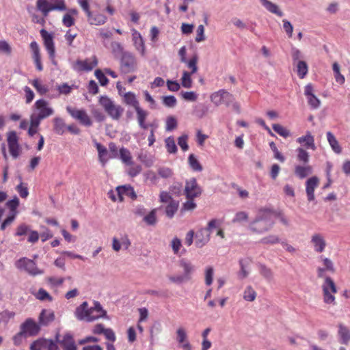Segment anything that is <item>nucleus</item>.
I'll list each match as a JSON object with an SVG mask.
<instances>
[{
  "instance_id": "nucleus-26",
  "label": "nucleus",
  "mask_w": 350,
  "mask_h": 350,
  "mask_svg": "<svg viewBox=\"0 0 350 350\" xmlns=\"http://www.w3.org/2000/svg\"><path fill=\"white\" fill-rule=\"evenodd\" d=\"M87 19L90 25L99 26L104 25L107 18L103 14L98 12H92L91 11L86 14Z\"/></svg>"
},
{
  "instance_id": "nucleus-41",
  "label": "nucleus",
  "mask_w": 350,
  "mask_h": 350,
  "mask_svg": "<svg viewBox=\"0 0 350 350\" xmlns=\"http://www.w3.org/2000/svg\"><path fill=\"white\" fill-rule=\"evenodd\" d=\"M332 69L336 81L340 85L344 84L345 78L344 75L340 73V65L337 62H334L332 64Z\"/></svg>"
},
{
  "instance_id": "nucleus-31",
  "label": "nucleus",
  "mask_w": 350,
  "mask_h": 350,
  "mask_svg": "<svg viewBox=\"0 0 350 350\" xmlns=\"http://www.w3.org/2000/svg\"><path fill=\"white\" fill-rule=\"evenodd\" d=\"M176 340L182 345V347L186 350L190 349L191 346L187 340L186 330L183 327H180L176 330Z\"/></svg>"
},
{
  "instance_id": "nucleus-53",
  "label": "nucleus",
  "mask_w": 350,
  "mask_h": 350,
  "mask_svg": "<svg viewBox=\"0 0 350 350\" xmlns=\"http://www.w3.org/2000/svg\"><path fill=\"white\" fill-rule=\"evenodd\" d=\"M48 284L51 288H57L60 286L64 282V278H57V277H49L46 279Z\"/></svg>"
},
{
  "instance_id": "nucleus-42",
  "label": "nucleus",
  "mask_w": 350,
  "mask_h": 350,
  "mask_svg": "<svg viewBox=\"0 0 350 350\" xmlns=\"http://www.w3.org/2000/svg\"><path fill=\"white\" fill-rule=\"evenodd\" d=\"M188 163L193 171H202V166L193 154H190L188 157Z\"/></svg>"
},
{
  "instance_id": "nucleus-64",
  "label": "nucleus",
  "mask_w": 350,
  "mask_h": 350,
  "mask_svg": "<svg viewBox=\"0 0 350 350\" xmlns=\"http://www.w3.org/2000/svg\"><path fill=\"white\" fill-rule=\"evenodd\" d=\"M171 247L175 254H178L180 248L182 247V243L180 239L174 237L171 241Z\"/></svg>"
},
{
  "instance_id": "nucleus-9",
  "label": "nucleus",
  "mask_w": 350,
  "mask_h": 350,
  "mask_svg": "<svg viewBox=\"0 0 350 350\" xmlns=\"http://www.w3.org/2000/svg\"><path fill=\"white\" fill-rule=\"evenodd\" d=\"M120 70L123 73H129L137 69V62L135 55L126 52L120 58Z\"/></svg>"
},
{
  "instance_id": "nucleus-15",
  "label": "nucleus",
  "mask_w": 350,
  "mask_h": 350,
  "mask_svg": "<svg viewBox=\"0 0 350 350\" xmlns=\"http://www.w3.org/2000/svg\"><path fill=\"white\" fill-rule=\"evenodd\" d=\"M57 344L52 340L39 338L31 343L30 350H57Z\"/></svg>"
},
{
  "instance_id": "nucleus-25",
  "label": "nucleus",
  "mask_w": 350,
  "mask_h": 350,
  "mask_svg": "<svg viewBox=\"0 0 350 350\" xmlns=\"http://www.w3.org/2000/svg\"><path fill=\"white\" fill-rule=\"evenodd\" d=\"M262 6L269 12L276 15L277 16L282 17L284 16V12L280 9V6L269 0H258Z\"/></svg>"
},
{
  "instance_id": "nucleus-38",
  "label": "nucleus",
  "mask_w": 350,
  "mask_h": 350,
  "mask_svg": "<svg viewBox=\"0 0 350 350\" xmlns=\"http://www.w3.org/2000/svg\"><path fill=\"white\" fill-rule=\"evenodd\" d=\"M118 157L122 162L126 165H131L133 164V159L131 152L125 148H122L120 149Z\"/></svg>"
},
{
  "instance_id": "nucleus-30",
  "label": "nucleus",
  "mask_w": 350,
  "mask_h": 350,
  "mask_svg": "<svg viewBox=\"0 0 350 350\" xmlns=\"http://www.w3.org/2000/svg\"><path fill=\"white\" fill-rule=\"evenodd\" d=\"M30 48L32 51V57L33 59L34 63L36 64V68L39 71H42L43 68L41 63V57L40 55V49L38 44L36 42L33 41L30 44Z\"/></svg>"
},
{
  "instance_id": "nucleus-22",
  "label": "nucleus",
  "mask_w": 350,
  "mask_h": 350,
  "mask_svg": "<svg viewBox=\"0 0 350 350\" xmlns=\"http://www.w3.org/2000/svg\"><path fill=\"white\" fill-rule=\"evenodd\" d=\"M56 338L64 350H77V345L70 332L65 333L62 339H59V335L57 334Z\"/></svg>"
},
{
  "instance_id": "nucleus-32",
  "label": "nucleus",
  "mask_w": 350,
  "mask_h": 350,
  "mask_svg": "<svg viewBox=\"0 0 350 350\" xmlns=\"http://www.w3.org/2000/svg\"><path fill=\"white\" fill-rule=\"evenodd\" d=\"M123 102L129 106L133 107L135 110L140 107L139 103L135 93L132 92H125L122 95Z\"/></svg>"
},
{
  "instance_id": "nucleus-45",
  "label": "nucleus",
  "mask_w": 350,
  "mask_h": 350,
  "mask_svg": "<svg viewBox=\"0 0 350 350\" xmlns=\"http://www.w3.org/2000/svg\"><path fill=\"white\" fill-rule=\"evenodd\" d=\"M243 297L247 301H254L256 297V292L251 286H247L243 291Z\"/></svg>"
},
{
  "instance_id": "nucleus-49",
  "label": "nucleus",
  "mask_w": 350,
  "mask_h": 350,
  "mask_svg": "<svg viewBox=\"0 0 350 350\" xmlns=\"http://www.w3.org/2000/svg\"><path fill=\"white\" fill-rule=\"evenodd\" d=\"M297 153V160L304 163H308L309 161V153L303 148H298L296 150Z\"/></svg>"
},
{
  "instance_id": "nucleus-16",
  "label": "nucleus",
  "mask_w": 350,
  "mask_h": 350,
  "mask_svg": "<svg viewBox=\"0 0 350 350\" xmlns=\"http://www.w3.org/2000/svg\"><path fill=\"white\" fill-rule=\"evenodd\" d=\"M41 36L44 40L45 48L49 55V57L55 64V51L53 36L44 29L40 31Z\"/></svg>"
},
{
  "instance_id": "nucleus-21",
  "label": "nucleus",
  "mask_w": 350,
  "mask_h": 350,
  "mask_svg": "<svg viewBox=\"0 0 350 350\" xmlns=\"http://www.w3.org/2000/svg\"><path fill=\"white\" fill-rule=\"evenodd\" d=\"M338 342L342 345H348L350 342V327L340 323L337 325Z\"/></svg>"
},
{
  "instance_id": "nucleus-55",
  "label": "nucleus",
  "mask_w": 350,
  "mask_h": 350,
  "mask_svg": "<svg viewBox=\"0 0 350 350\" xmlns=\"http://www.w3.org/2000/svg\"><path fill=\"white\" fill-rule=\"evenodd\" d=\"M165 142L167 152L171 154L176 153L177 151V147L174 138L172 137H169L165 139Z\"/></svg>"
},
{
  "instance_id": "nucleus-7",
  "label": "nucleus",
  "mask_w": 350,
  "mask_h": 350,
  "mask_svg": "<svg viewBox=\"0 0 350 350\" xmlns=\"http://www.w3.org/2000/svg\"><path fill=\"white\" fill-rule=\"evenodd\" d=\"M16 267L23 271L27 273L31 276L42 275L44 270L38 267L36 262L26 257L21 258L16 261Z\"/></svg>"
},
{
  "instance_id": "nucleus-23",
  "label": "nucleus",
  "mask_w": 350,
  "mask_h": 350,
  "mask_svg": "<svg viewBox=\"0 0 350 350\" xmlns=\"http://www.w3.org/2000/svg\"><path fill=\"white\" fill-rule=\"evenodd\" d=\"M116 193L118 196L119 201H122L124 196H126L133 200L137 198V195L133 187L129 185L118 186L116 187Z\"/></svg>"
},
{
  "instance_id": "nucleus-40",
  "label": "nucleus",
  "mask_w": 350,
  "mask_h": 350,
  "mask_svg": "<svg viewBox=\"0 0 350 350\" xmlns=\"http://www.w3.org/2000/svg\"><path fill=\"white\" fill-rule=\"evenodd\" d=\"M54 131L58 135H63L65 132L66 124L64 120L61 118L56 117L53 119Z\"/></svg>"
},
{
  "instance_id": "nucleus-19",
  "label": "nucleus",
  "mask_w": 350,
  "mask_h": 350,
  "mask_svg": "<svg viewBox=\"0 0 350 350\" xmlns=\"http://www.w3.org/2000/svg\"><path fill=\"white\" fill-rule=\"evenodd\" d=\"M310 243L314 252L318 253L324 252L327 245L324 236L320 233L313 234L311 237Z\"/></svg>"
},
{
  "instance_id": "nucleus-4",
  "label": "nucleus",
  "mask_w": 350,
  "mask_h": 350,
  "mask_svg": "<svg viewBox=\"0 0 350 350\" xmlns=\"http://www.w3.org/2000/svg\"><path fill=\"white\" fill-rule=\"evenodd\" d=\"M36 8L44 16L51 11L63 12L67 10L64 0H37Z\"/></svg>"
},
{
  "instance_id": "nucleus-39",
  "label": "nucleus",
  "mask_w": 350,
  "mask_h": 350,
  "mask_svg": "<svg viewBox=\"0 0 350 350\" xmlns=\"http://www.w3.org/2000/svg\"><path fill=\"white\" fill-rule=\"evenodd\" d=\"M240 271L238 273V277L239 279L243 280L247 278L249 275L247 270V266L250 263L249 259H241L239 260Z\"/></svg>"
},
{
  "instance_id": "nucleus-35",
  "label": "nucleus",
  "mask_w": 350,
  "mask_h": 350,
  "mask_svg": "<svg viewBox=\"0 0 350 350\" xmlns=\"http://www.w3.org/2000/svg\"><path fill=\"white\" fill-rule=\"evenodd\" d=\"M180 266L183 269V275L187 278L188 280H190L191 278V274L195 271L194 265L185 260H182L180 262Z\"/></svg>"
},
{
  "instance_id": "nucleus-37",
  "label": "nucleus",
  "mask_w": 350,
  "mask_h": 350,
  "mask_svg": "<svg viewBox=\"0 0 350 350\" xmlns=\"http://www.w3.org/2000/svg\"><path fill=\"white\" fill-rule=\"evenodd\" d=\"M95 146L98 151L99 161L103 165H105L109 158L107 157V150L104 146L98 142L95 143Z\"/></svg>"
},
{
  "instance_id": "nucleus-43",
  "label": "nucleus",
  "mask_w": 350,
  "mask_h": 350,
  "mask_svg": "<svg viewBox=\"0 0 350 350\" xmlns=\"http://www.w3.org/2000/svg\"><path fill=\"white\" fill-rule=\"evenodd\" d=\"M193 74L188 71L184 70L183 72L182 77L180 79V85L185 88H191L192 87L193 81L191 75Z\"/></svg>"
},
{
  "instance_id": "nucleus-61",
  "label": "nucleus",
  "mask_w": 350,
  "mask_h": 350,
  "mask_svg": "<svg viewBox=\"0 0 350 350\" xmlns=\"http://www.w3.org/2000/svg\"><path fill=\"white\" fill-rule=\"evenodd\" d=\"M94 75L96 77V79L98 80L100 84L102 86H105L107 85L109 83L108 79L106 77L105 74L99 69H97L94 72Z\"/></svg>"
},
{
  "instance_id": "nucleus-50",
  "label": "nucleus",
  "mask_w": 350,
  "mask_h": 350,
  "mask_svg": "<svg viewBox=\"0 0 350 350\" xmlns=\"http://www.w3.org/2000/svg\"><path fill=\"white\" fill-rule=\"evenodd\" d=\"M198 55H194L189 60H187V62H184L187 64V66L191 69L190 73L195 74L198 71Z\"/></svg>"
},
{
  "instance_id": "nucleus-8",
  "label": "nucleus",
  "mask_w": 350,
  "mask_h": 350,
  "mask_svg": "<svg viewBox=\"0 0 350 350\" xmlns=\"http://www.w3.org/2000/svg\"><path fill=\"white\" fill-rule=\"evenodd\" d=\"M98 63L96 55H92L85 59H77L71 64L72 68L77 72H88L97 66Z\"/></svg>"
},
{
  "instance_id": "nucleus-13",
  "label": "nucleus",
  "mask_w": 350,
  "mask_h": 350,
  "mask_svg": "<svg viewBox=\"0 0 350 350\" xmlns=\"http://www.w3.org/2000/svg\"><path fill=\"white\" fill-rule=\"evenodd\" d=\"M22 333L27 337L37 335L40 329V325L32 319H27L20 326Z\"/></svg>"
},
{
  "instance_id": "nucleus-59",
  "label": "nucleus",
  "mask_w": 350,
  "mask_h": 350,
  "mask_svg": "<svg viewBox=\"0 0 350 350\" xmlns=\"http://www.w3.org/2000/svg\"><path fill=\"white\" fill-rule=\"evenodd\" d=\"M31 84L40 94H44L48 92L47 87L43 85L38 79L33 80Z\"/></svg>"
},
{
  "instance_id": "nucleus-10",
  "label": "nucleus",
  "mask_w": 350,
  "mask_h": 350,
  "mask_svg": "<svg viewBox=\"0 0 350 350\" xmlns=\"http://www.w3.org/2000/svg\"><path fill=\"white\" fill-rule=\"evenodd\" d=\"M210 99L215 106H219L222 104H225L226 105L229 106L230 103L234 100L233 96L224 89L219 90L211 94L210 96Z\"/></svg>"
},
{
  "instance_id": "nucleus-1",
  "label": "nucleus",
  "mask_w": 350,
  "mask_h": 350,
  "mask_svg": "<svg viewBox=\"0 0 350 350\" xmlns=\"http://www.w3.org/2000/svg\"><path fill=\"white\" fill-rule=\"evenodd\" d=\"M323 265V267L317 268V275L319 278H325L322 284L323 301L325 304L335 305L334 294L337 293V288L334 280L329 277H325V271L334 273L335 269L332 261L323 256L319 258Z\"/></svg>"
},
{
  "instance_id": "nucleus-28",
  "label": "nucleus",
  "mask_w": 350,
  "mask_h": 350,
  "mask_svg": "<svg viewBox=\"0 0 350 350\" xmlns=\"http://www.w3.org/2000/svg\"><path fill=\"white\" fill-rule=\"evenodd\" d=\"M19 204L20 201L16 196H14L12 200L7 201L5 203V206L9 210V215L8 216V217H12V219H15L18 213L17 209L19 206Z\"/></svg>"
},
{
  "instance_id": "nucleus-6",
  "label": "nucleus",
  "mask_w": 350,
  "mask_h": 350,
  "mask_svg": "<svg viewBox=\"0 0 350 350\" xmlns=\"http://www.w3.org/2000/svg\"><path fill=\"white\" fill-rule=\"evenodd\" d=\"M218 221L212 219L206 228H202L198 230L196 234V245L197 247H202L210 241L211 233L213 229L217 228Z\"/></svg>"
},
{
  "instance_id": "nucleus-44",
  "label": "nucleus",
  "mask_w": 350,
  "mask_h": 350,
  "mask_svg": "<svg viewBox=\"0 0 350 350\" xmlns=\"http://www.w3.org/2000/svg\"><path fill=\"white\" fill-rule=\"evenodd\" d=\"M111 52L115 56V57H120L123 55L124 53H126L124 50L123 46L120 42H112L111 44Z\"/></svg>"
},
{
  "instance_id": "nucleus-63",
  "label": "nucleus",
  "mask_w": 350,
  "mask_h": 350,
  "mask_svg": "<svg viewBox=\"0 0 350 350\" xmlns=\"http://www.w3.org/2000/svg\"><path fill=\"white\" fill-rule=\"evenodd\" d=\"M129 166L127 173L131 177L137 176L142 171V167L139 165H134L133 163L131 165Z\"/></svg>"
},
{
  "instance_id": "nucleus-54",
  "label": "nucleus",
  "mask_w": 350,
  "mask_h": 350,
  "mask_svg": "<svg viewBox=\"0 0 350 350\" xmlns=\"http://www.w3.org/2000/svg\"><path fill=\"white\" fill-rule=\"evenodd\" d=\"M158 127V124L156 121L150 123L149 128H150V135L148 137V145L149 146H152L155 142L154 132Z\"/></svg>"
},
{
  "instance_id": "nucleus-17",
  "label": "nucleus",
  "mask_w": 350,
  "mask_h": 350,
  "mask_svg": "<svg viewBox=\"0 0 350 350\" xmlns=\"http://www.w3.org/2000/svg\"><path fill=\"white\" fill-rule=\"evenodd\" d=\"M131 33L132 41L135 49L142 57H144L146 55V46L142 36L135 29H132Z\"/></svg>"
},
{
  "instance_id": "nucleus-20",
  "label": "nucleus",
  "mask_w": 350,
  "mask_h": 350,
  "mask_svg": "<svg viewBox=\"0 0 350 350\" xmlns=\"http://www.w3.org/2000/svg\"><path fill=\"white\" fill-rule=\"evenodd\" d=\"M131 245V242L127 235L122 236L120 239L116 237L112 238L111 247L115 252H118L122 248L127 250Z\"/></svg>"
},
{
  "instance_id": "nucleus-52",
  "label": "nucleus",
  "mask_w": 350,
  "mask_h": 350,
  "mask_svg": "<svg viewBox=\"0 0 350 350\" xmlns=\"http://www.w3.org/2000/svg\"><path fill=\"white\" fill-rule=\"evenodd\" d=\"M157 173L159 177L165 179L172 177L174 174L172 170L167 167H159L157 170Z\"/></svg>"
},
{
  "instance_id": "nucleus-12",
  "label": "nucleus",
  "mask_w": 350,
  "mask_h": 350,
  "mask_svg": "<svg viewBox=\"0 0 350 350\" xmlns=\"http://www.w3.org/2000/svg\"><path fill=\"white\" fill-rule=\"evenodd\" d=\"M184 192L187 199H193L201 194L202 189L196 179L192 178L186 180Z\"/></svg>"
},
{
  "instance_id": "nucleus-24",
  "label": "nucleus",
  "mask_w": 350,
  "mask_h": 350,
  "mask_svg": "<svg viewBox=\"0 0 350 350\" xmlns=\"http://www.w3.org/2000/svg\"><path fill=\"white\" fill-rule=\"evenodd\" d=\"M319 180L317 176L308 178L306 183V191L309 201L314 200V189L318 187Z\"/></svg>"
},
{
  "instance_id": "nucleus-18",
  "label": "nucleus",
  "mask_w": 350,
  "mask_h": 350,
  "mask_svg": "<svg viewBox=\"0 0 350 350\" xmlns=\"http://www.w3.org/2000/svg\"><path fill=\"white\" fill-rule=\"evenodd\" d=\"M8 144L9 150L13 158L16 159L21 153V149L18 144V137L14 131L8 134Z\"/></svg>"
},
{
  "instance_id": "nucleus-60",
  "label": "nucleus",
  "mask_w": 350,
  "mask_h": 350,
  "mask_svg": "<svg viewBox=\"0 0 350 350\" xmlns=\"http://www.w3.org/2000/svg\"><path fill=\"white\" fill-rule=\"evenodd\" d=\"M177 126L176 119L173 116H169L167 118L165 121V130L167 131H171L175 129Z\"/></svg>"
},
{
  "instance_id": "nucleus-14",
  "label": "nucleus",
  "mask_w": 350,
  "mask_h": 350,
  "mask_svg": "<svg viewBox=\"0 0 350 350\" xmlns=\"http://www.w3.org/2000/svg\"><path fill=\"white\" fill-rule=\"evenodd\" d=\"M35 109L37 111L36 114H38L44 119L52 116L54 113L53 109L49 105V103L44 100H38L34 104Z\"/></svg>"
},
{
  "instance_id": "nucleus-58",
  "label": "nucleus",
  "mask_w": 350,
  "mask_h": 350,
  "mask_svg": "<svg viewBox=\"0 0 350 350\" xmlns=\"http://www.w3.org/2000/svg\"><path fill=\"white\" fill-rule=\"evenodd\" d=\"M168 278L171 282L177 284H180L189 281L183 274L170 275Z\"/></svg>"
},
{
  "instance_id": "nucleus-27",
  "label": "nucleus",
  "mask_w": 350,
  "mask_h": 350,
  "mask_svg": "<svg viewBox=\"0 0 350 350\" xmlns=\"http://www.w3.org/2000/svg\"><path fill=\"white\" fill-rule=\"evenodd\" d=\"M297 142L308 149L316 150L314 138L310 131H307L305 135L298 137Z\"/></svg>"
},
{
  "instance_id": "nucleus-33",
  "label": "nucleus",
  "mask_w": 350,
  "mask_h": 350,
  "mask_svg": "<svg viewBox=\"0 0 350 350\" xmlns=\"http://www.w3.org/2000/svg\"><path fill=\"white\" fill-rule=\"evenodd\" d=\"M55 319V314L51 310H42L39 316V323L41 325H47Z\"/></svg>"
},
{
  "instance_id": "nucleus-5",
  "label": "nucleus",
  "mask_w": 350,
  "mask_h": 350,
  "mask_svg": "<svg viewBox=\"0 0 350 350\" xmlns=\"http://www.w3.org/2000/svg\"><path fill=\"white\" fill-rule=\"evenodd\" d=\"M99 104L113 120H119L124 112V109L120 105H116L107 96H100Z\"/></svg>"
},
{
  "instance_id": "nucleus-11",
  "label": "nucleus",
  "mask_w": 350,
  "mask_h": 350,
  "mask_svg": "<svg viewBox=\"0 0 350 350\" xmlns=\"http://www.w3.org/2000/svg\"><path fill=\"white\" fill-rule=\"evenodd\" d=\"M68 113L80 124L85 126H90L92 121L85 109H79L70 106L66 107Z\"/></svg>"
},
{
  "instance_id": "nucleus-34",
  "label": "nucleus",
  "mask_w": 350,
  "mask_h": 350,
  "mask_svg": "<svg viewBox=\"0 0 350 350\" xmlns=\"http://www.w3.org/2000/svg\"><path fill=\"white\" fill-rule=\"evenodd\" d=\"M312 172V168L309 165H297L295 167V174L299 178L303 179Z\"/></svg>"
},
{
  "instance_id": "nucleus-47",
  "label": "nucleus",
  "mask_w": 350,
  "mask_h": 350,
  "mask_svg": "<svg viewBox=\"0 0 350 350\" xmlns=\"http://www.w3.org/2000/svg\"><path fill=\"white\" fill-rule=\"evenodd\" d=\"M260 243L262 244L274 245L281 243L280 239L278 235L269 234L260 239Z\"/></svg>"
},
{
  "instance_id": "nucleus-46",
  "label": "nucleus",
  "mask_w": 350,
  "mask_h": 350,
  "mask_svg": "<svg viewBox=\"0 0 350 350\" xmlns=\"http://www.w3.org/2000/svg\"><path fill=\"white\" fill-rule=\"evenodd\" d=\"M308 71V65L304 61H298L297 64V75L301 79H304Z\"/></svg>"
},
{
  "instance_id": "nucleus-57",
  "label": "nucleus",
  "mask_w": 350,
  "mask_h": 350,
  "mask_svg": "<svg viewBox=\"0 0 350 350\" xmlns=\"http://www.w3.org/2000/svg\"><path fill=\"white\" fill-rule=\"evenodd\" d=\"M35 296L38 299L41 301L48 300L51 301L53 300V298L49 293L43 288H40Z\"/></svg>"
},
{
  "instance_id": "nucleus-2",
  "label": "nucleus",
  "mask_w": 350,
  "mask_h": 350,
  "mask_svg": "<svg viewBox=\"0 0 350 350\" xmlns=\"http://www.w3.org/2000/svg\"><path fill=\"white\" fill-rule=\"evenodd\" d=\"M274 212L268 208H260L256 219L250 224L249 228L254 233L262 234L273 226Z\"/></svg>"
},
{
  "instance_id": "nucleus-51",
  "label": "nucleus",
  "mask_w": 350,
  "mask_h": 350,
  "mask_svg": "<svg viewBox=\"0 0 350 350\" xmlns=\"http://www.w3.org/2000/svg\"><path fill=\"white\" fill-rule=\"evenodd\" d=\"M178 207V202L171 201L165 208V213L167 217L170 218L172 217L176 212Z\"/></svg>"
},
{
  "instance_id": "nucleus-56",
  "label": "nucleus",
  "mask_w": 350,
  "mask_h": 350,
  "mask_svg": "<svg viewBox=\"0 0 350 350\" xmlns=\"http://www.w3.org/2000/svg\"><path fill=\"white\" fill-rule=\"evenodd\" d=\"M146 180L149 181L152 185H157L159 182V176L153 171L149 170L144 174Z\"/></svg>"
},
{
  "instance_id": "nucleus-48",
  "label": "nucleus",
  "mask_w": 350,
  "mask_h": 350,
  "mask_svg": "<svg viewBox=\"0 0 350 350\" xmlns=\"http://www.w3.org/2000/svg\"><path fill=\"white\" fill-rule=\"evenodd\" d=\"M272 128L275 133L283 137L286 138L291 135L290 131L279 124H273Z\"/></svg>"
},
{
  "instance_id": "nucleus-62",
  "label": "nucleus",
  "mask_w": 350,
  "mask_h": 350,
  "mask_svg": "<svg viewBox=\"0 0 350 350\" xmlns=\"http://www.w3.org/2000/svg\"><path fill=\"white\" fill-rule=\"evenodd\" d=\"M206 37L204 35V27L202 25H198L196 30V36L195 38V41L199 43L204 41Z\"/></svg>"
},
{
  "instance_id": "nucleus-29",
  "label": "nucleus",
  "mask_w": 350,
  "mask_h": 350,
  "mask_svg": "<svg viewBox=\"0 0 350 350\" xmlns=\"http://www.w3.org/2000/svg\"><path fill=\"white\" fill-rule=\"evenodd\" d=\"M136 116L139 126L142 129H148L150 126V123H146V120L148 116V111L144 110L141 107L135 109Z\"/></svg>"
},
{
  "instance_id": "nucleus-3",
  "label": "nucleus",
  "mask_w": 350,
  "mask_h": 350,
  "mask_svg": "<svg viewBox=\"0 0 350 350\" xmlns=\"http://www.w3.org/2000/svg\"><path fill=\"white\" fill-rule=\"evenodd\" d=\"M88 306V303L84 301L76 308L75 314L78 320L91 322L106 315V311L98 301H94V306L90 308Z\"/></svg>"
},
{
  "instance_id": "nucleus-36",
  "label": "nucleus",
  "mask_w": 350,
  "mask_h": 350,
  "mask_svg": "<svg viewBox=\"0 0 350 350\" xmlns=\"http://www.w3.org/2000/svg\"><path fill=\"white\" fill-rule=\"evenodd\" d=\"M326 135L327 142L332 150L337 154H340L342 151V149L335 136L330 131L327 132Z\"/></svg>"
}]
</instances>
